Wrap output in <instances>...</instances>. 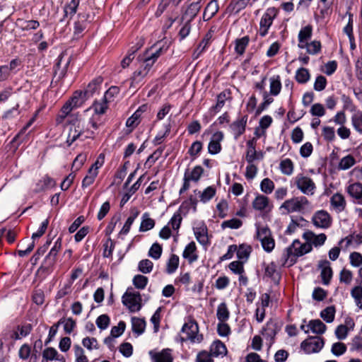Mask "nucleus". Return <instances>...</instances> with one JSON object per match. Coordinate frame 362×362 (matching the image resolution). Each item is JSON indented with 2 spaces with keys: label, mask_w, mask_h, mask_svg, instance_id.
Masks as SVG:
<instances>
[{
  "label": "nucleus",
  "mask_w": 362,
  "mask_h": 362,
  "mask_svg": "<svg viewBox=\"0 0 362 362\" xmlns=\"http://www.w3.org/2000/svg\"><path fill=\"white\" fill-rule=\"evenodd\" d=\"M356 163L355 158L351 155L342 158L339 163V168L348 170Z\"/></svg>",
  "instance_id": "42"
},
{
  "label": "nucleus",
  "mask_w": 362,
  "mask_h": 362,
  "mask_svg": "<svg viewBox=\"0 0 362 362\" xmlns=\"http://www.w3.org/2000/svg\"><path fill=\"white\" fill-rule=\"evenodd\" d=\"M204 173V169L200 165H197L194 168L192 172L189 173L188 171V177L190 180L194 182H198L202 175Z\"/></svg>",
  "instance_id": "56"
},
{
  "label": "nucleus",
  "mask_w": 362,
  "mask_h": 362,
  "mask_svg": "<svg viewBox=\"0 0 362 362\" xmlns=\"http://www.w3.org/2000/svg\"><path fill=\"white\" fill-rule=\"evenodd\" d=\"M313 28L310 25H308L307 26L302 28L298 34V40L299 42H304L309 40L312 36Z\"/></svg>",
  "instance_id": "46"
},
{
  "label": "nucleus",
  "mask_w": 362,
  "mask_h": 362,
  "mask_svg": "<svg viewBox=\"0 0 362 362\" xmlns=\"http://www.w3.org/2000/svg\"><path fill=\"white\" fill-rule=\"evenodd\" d=\"M211 355L218 356L219 355H226L227 349L226 345L220 340L215 341L211 346Z\"/></svg>",
  "instance_id": "27"
},
{
  "label": "nucleus",
  "mask_w": 362,
  "mask_h": 362,
  "mask_svg": "<svg viewBox=\"0 0 362 362\" xmlns=\"http://www.w3.org/2000/svg\"><path fill=\"white\" fill-rule=\"evenodd\" d=\"M335 307L334 305L328 306L320 313V317L327 323H331L334 320Z\"/></svg>",
  "instance_id": "32"
},
{
  "label": "nucleus",
  "mask_w": 362,
  "mask_h": 362,
  "mask_svg": "<svg viewBox=\"0 0 362 362\" xmlns=\"http://www.w3.org/2000/svg\"><path fill=\"white\" fill-rule=\"evenodd\" d=\"M119 93V88L117 86H111L105 93L103 97V100L105 102H110L113 98L118 95Z\"/></svg>",
  "instance_id": "62"
},
{
  "label": "nucleus",
  "mask_w": 362,
  "mask_h": 362,
  "mask_svg": "<svg viewBox=\"0 0 362 362\" xmlns=\"http://www.w3.org/2000/svg\"><path fill=\"white\" fill-rule=\"evenodd\" d=\"M263 98L264 102L262 103L256 110V116L259 115L262 112V111H264L267 107V106L274 101V99L269 96V94L267 91H264L263 93Z\"/></svg>",
  "instance_id": "43"
},
{
  "label": "nucleus",
  "mask_w": 362,
  "mask_h": 362,
  "mask_svg": "<svg viewBox=\"0 0 362 362\" xmlns=\"http://www.w3.org/2000/svg\"><path fill=\"white\" fill-rule=\"evenodd\" d=\"M251 252L250 246H245L244 245H240L238 249L237 248V257L239 259H247Z\"/></svg>",
  "instance_id": "49"
},
{
  "label": "nucleus",
  "mask_w": 362,
  "mask_h": 362,
  "mask_svg": "<svg viewBox=\"0 0 362 362\" xmlns=\"http://www.w3.org/2000/svg\"><path fill=\"white\" fill-rule=\"evenodd\" d=\"M155 226V221L149 217L148 213H144L140 225L139 230L145 232L152 229Z\"/></svg>",
  "instance_id": "29"
},
{
  "label": "nucleus",
  "mask_w": 362,
  "mask_h": 362,
  "mask_svg": "<svg viewBox=\"0 0 362 362\" xmlns=\"http://www.w3.org/2000/svg\"><path fill=\"white\" fill-rule=\"evenodd\" d=\"M103 82V78L100 76L93 79L87 86L86 88L83 91V96L85 98H88L100 88L102 83Z\"/></svg>",
  "instance_id": "17"
},
{
  "label": "nucleus",
  "mask_w": 362,
  "mask_h": 362,
  "mask_svg": "<svg viewBox=\"0 0 362 362\" xmlns=\"http://www.w3.org/2000/svg\"><path fill=\"white\" fill-rule=\"evenodd\" d=\"M257 139L252 138L247 141V151L246 153V160L248 163H252L255 160H260L263 158V153L262 152H257L255 149Z\"/></svg>",
  "instance_id": "8"
},
{
  "label": "nucleus",
  "mask_w": 362,
  "mask_h": 362,
  "mask_svg": "<svg viewBox=\"0 0 362 362\" xmlns=\"http://www.w3.org/2000/svg\"><path fill=\"white\" fill-rule=\"evenodd\" d=\"M182 218L181 216V213L180 211H176L171 219L169 221V224L171 225L173 229L178 230L180 227L182 223Z\"/></svg>",
  "instance_id": "58"
},
{
  "label": "nucleus",
  "mask_w": 362,
  "mask_h": 362,
  "mask_svg": "<svg viewBox=\"0 0 362 362\" xmlns=\"http://www.w3.org/2000/svg\"><path fill=\"white\" fill-rule=\"evenodd\" d=\"M147 74H148L146 71L139 67V69L133 73V75L130 78L131 87H135L136 85H139L143 81L145 76H147Z\"/></svg>",
  "instance_id": "33"
},
{
  "label": "nucleus",
  "mask_w": 362,
  "mask_h": 362,
  "mask_svg": "<svg viewBox=\"0 0 362 362\" xmlns=\"http://www.w3.org/2000/svg\"><path fill=\"white\" fill-rule=\"evenodd\" d=\"M179 265V257L175 254L171 255L167 263L166 272L168 274L174 273Z\"/></svg>",
  "instance_id": "41"
},
{
  "label": "nucleus",
  "mask_w": 362,
  "mask_h": 362,
  "mask_svg": "<svg viewBox=\"0 0 362 362\" xmlns=\"http://www.w3.org/2000/svg\"><path fill=\"white\" fill-rule=\"evenodd\" d=\"M230 94V90H224L220 93L217 95L216 104L212 107V110H214L216 112L220 111V110L223 107L225 104V100L229 98Z\"/></svg>",
  "instance_id": "34"
},
{
  "label": "nucleus",
  "mask_w": 362,
  "mask_h": 362,
  "mask_svg": "<svg viewBox=\"0 0 362 362\" xmlns=\"http://www.w3.org/2000/svg\"><path fill=\"white\" fill-rule=\"evenodd\" d=\"M194 235L200 244L205 245L208 243L209 240L206 226L197 228L194 230Z\"/></svg>",
  "instance_id": "28"
},
{
  "label": "nucleus",
  "mask_w": 362,
  "mask_h": 362,
  "mask_svg": "<svg viewBox=\"0 0 362 362\" xmlns=\"http://www.w3.org/2000/svg\"><path fill=\"white\" fill-rule=\"evenodd\" d=\"M307 52L310 54H316L320 52L321 43L320 41L314 40L310 43L306 42Z\"/></svg>",
  "instance_id": "55"
},
{
  "label": "nucleus",
  "mask_w": 362,
  "mask_h": 362,
  "mask_svg": "<svg viewBox=\"0 0 362 362\" xmlns=\"http://www.w3.org/2000/svg\"><path fill=\"white\" fill-rule=\"evenodd\" d=\"M269 205V198L264 195H257L252 202V207L257 211L264 210Z\"/></svg>",
  "instance_id": "24"
},
{
  "label": "nucleus",
  "mask_w": 362,
  "mask_h": 362,
  "mask_svg": "<svg viewBox=\"0 0 362 362\" xmlns=\"http://www.w3.org/2000/svg\"><path fill=\"white\" fill-rule=\"evenodd\" d=\"M243 225V221L238 218H232L230 220H227L223 221L221 223V228L225 229L226 228H230L232 229H238Z\"/></svg>",
  "instance_id": "51"
},
{
  "label": "nucleus",
  "mask_w": 362,
  "mask_h": 362,
  "mask_svg": "<svg viewBox=\"0 0 362 362\" xmlns=\"http://www.w3.org/2000/svg\"><path fill=\"white\" fill-rule=\"evenodd\" d=\"M176 6H173V0H161L158 6L157 10L155 12L156 17L160 16L168 8H174Z\"/></svg>",
  "instance_id": "39"
},
{
  "label": "nucleus",
  "mask_w": 362,
  "mask_h": 362,
  "mask_svg": "<svg viewBox=\"0 0 362 362\" xmlns=\"http://www.w3.org/2000/svg\"><path fill=\"white\" fill-rule=\"evenodd\" d=\"M197 247L194 242L189 243L185 248L182 256L185 259H187L190 263L196 261L198 255L195 254Z\"/></svg>",
  "instance_id": "22"
},
{
  "label": "nucleus",
  "mask_w": 362,
  "mask_h": 362,
  "mask_svg": "<svg viewBox=\"0 0 362 362\" xmlns=\"http://www.w3.org/2000/svg\"><path fill=\"white\" fill-rule=\"evenodd\" d=\"M132 331L134 333H136L138 335L144 333L146 327V322L144 319L138 318V317H132Z\"/></svg>",
  "instance_id": "31"
},
{
  "label": "nucleus",
  "mask_w": 362,
  "mask_h": 362,
  "mask_svg": "<svg viewBox=\"0 0 362 362\" xmlns=\"http://www.w3.org/2000/svg\"><path fill=\"white\" fill-rule=\"evenodd\" d=\"M277 13L278 11L275 8H268L263 15L260 23H272L277 15Z\"/></svg>",
  "instance_id": "54"
},
{
  "label": "nucleus",
  "mask_w": 362,
  "mask_h": 362,
  "mask_svg": "<svg viewBox=\"0 0 362 362\" xmlns=\"http://www.w3.org/2000/svg\"><path fill=\"white\" fill-rule=\"evenodd\" d=\"M57 256L56 252H49L45 257L42 265L37 269L36 275L49 273L50 272V269L56 262Z\"/></svg>",
  "instance_id": "11"
},
{
  "label": "nucleus",
  "mask_w": 362,
  "mask_h": 362,
  "mask_svg": "<svg viewBox=\"0 0 362 362\" xmlns=\"http://www.w3.org/2000/svg\"><path fill=\"white\" fill-rule=\"evenodd\" d=\"M265 275L270 277L275 283H279L280 275L276 272V265L274 263L267 266L265 268Z\"/></svg>",
  "instance_id": "40"
},
{
  "label": "nucleus",
  "mask_w": 362,
  "mask_h": 362,
  "mask_svg": "<svg viewBox=\"0 0 362 362\" xmlns=\"http://www.w3.org/2000/svg\"><path fill=\"white\" fill-rule=\"evenodd\" d=\"M260 242L263 249L266 252H270L274 250L275 246V241L272 235L269 238H267L266 239L261 240Z\"/></svg>",
  "instance_id": "60"
},
{
  "label": "nucleus",
  "mask_w": 362,
  "mask_h": 362,
  "mask_svg": "<svg viewBox=\"0 0 362 362\" xmlns=\"http://www.w3.org/2000/svg\"><path fill=\"white\" fill-rule=\"evenodd\" d=\"M279 168L283 174L290 175L293 171V163L291 159L286 158L281 161Z\"/></svg>",
  "instance_id": "38"
},
{
  "label": "nucleus",
  "mask_w": 362,
  "mask_h": 362,
  "mask_svg": "<svg viewBox=\"0 0 362 362\" xmlns=\"http://www.w3.org/2000/svg\"><path fill=\"white\" fill-rule=\"evenodd\" d=\"M249 41L250 38L248 36H244L242 38L237 39L235 40V52L238 54L242 55L245 52V48L248 45Z\"/></svg>",
  "instance_id": "37"
},
{
  "label": "nucleus",
  "mask_w": 362,
  "mask_h": 362,
  "mask_svg": "<svg viewBox=\"0 0 362 362\" xmlns=\"http://www.w3.org/2000/svg\"><path fill=\"white\" fill-rule=\"evenodd\" d=\"M80 0H71L65 7L64 13L65 16H73L76 13L77 8L79 5Z\"/></svg>",
  "instance_id": "50"
},
{
  "label": "nucleus",
  "mask_w": 362,
  "mask_h": 362,
  "mask_svg": "<svg viewBox=\"0 0 362 362\" xmlns=\"http://www.w3.org/2000/svg\"><path fill=\"white\" fill-rule=\"evenodd\" d=\"M148 284V278L144 275L137 274L133 279V284L138 289H144Z\"/></svg>",
  "instance_id": "48"
},
{
  "label": "nucleus",
  "mask_w": 362,
  "mask_h": 362,
  "mask_svg": "<svg viewBox=\"0 0 362 362\" xmlns=\"http://www.w3.org/2000/svg\"><path fill=\"white\" fill-rule=\"evenodd\" d=\"M84 122L78 121L76 124L71 126L69 131L66 144L70 146L75 141H76L81 135H82L86 129Z\"/></svg>",
  "instance_id": "7"
},
{
  "label": "nucleus",
  "mask_w": 362,
  "mask_h": 362,
  "mask_svg": "<svg viewBox=\"0 0 362 362\" xmlns=\"http://www.w3.org/2000/svg\"><path fill=\"white\" fill-rule=\"evenodd\" d=\"M281 89V83L279 76L270 78V93L272 95H277Z\"/></svg>",
  "instance_id": "36"
},
{
  "label": "nucleus",
  "mask_w": 362,
  "mask_h": 362,
  "mask_svg": "<svg viewBox=\"0 0 362 362\" xmlns=\"http://www.w3.org/2000/svg\"><path fill=\"white\" fill-rule=\"evenodd\" d=\"M346 192L350 197L355 199V203L362 205V184L355 182L349 185Z\"/></svg>",
  "instance_id": "15"
},
{
  "label": "nucleus",
  "mask_w": 362,
  "mask_h": 362,
  "mask_svg": "<svg viewBox=\"0 0 362 362\" xmlns=\"http://www.w3.org/2000/svg\"><path fill=\"white\" fill-rule=\"evenodd\" d=\"M309 204V201L305 197H298L286 200L281 206L280 209H285L287 214L301 211L304 206Z\"/></svg>",
  "instance_id": "2"
},
{
  "label": "nucleus",
  "mask_w": 362,
  "mask_h": 362,
  "mask_svg": "<svg viewBox=\"0 0 362 362\" xmlns=\"http://www.w3.org/2000/svg\"><path fill=\"white\" fill-rule=\"evenodd\" d=\"M200 8V1L192 3L182 14L181 23H191L196 18Z\"/></svg>",
  "instance_id": "10"
},
{
  "label": "nucleus",
  "mask_w": 362,
  "mask_h": 362,
  "mask_svg": "<svg viewBox=\"0 0 362 362\" xmlns=\"http://www.w3.org/2000/svg\"><path fill=\"white\" fill-rule=\"evenodd\" d=\"M308 327L311 331L317 334H323L327 329V326L320 320H312L309 322Z\"/></svg>",
  "instance_id": "26"
},
{
  "label": "nucleus",
  "mask_w": 362,
  "mask_h": 362,
  "mask_svg": "<svg viewBox=\"0 0 362 362\" xmlns=\"http://www.w3.org/2000/svg\"><path fill=\"white\" fill-rule=\"evenodd\" d=\"M352 124L354 129L362 134V112L358 111L352 115L351 117Z\"/></svg>",
  "instance_id": "44"
},
{
  "label": "nucleus",
  "mask_w": 362,
  "mask_h": 362,
  "mask_svg": "<svg viewBox=\"0 0 362 362\" xmlns=\"http://www.w3.org/2000/svg\"><path fill=\"white\" fill-rule=\"evenodd\" d=\"M312 221L317 228H328L332 224L331 216L325 210L316 211L312 218Z\"/></svg>",
  "instance_id": "6"
},
{
  "label": "nucleus",
  "mask_w": 362,
  "mask_h": 362,
  "mask_svg": "<svg viewBox=\"0 0 362 362\" xmlns=\"http://www.w3.org/2000/svg\"><path fill=\"white\" fill-rule=\"evenodd\" d=\"M296 185L303 194L313 195L316 188L315 184L313 180L307 176L298 175L296 178Z\"/></svg>",
  "instance_id": "4"
},
{
  "label": "nucleus",
  "mask_w": 362,
  "mask_h": 362,
  "mask_svg": "<svg viewBox=\"0 0 362 362\" xmlns=\"http://www.w3.org/2000/svg\"><path fill=\"white\" fill-rule=\"evenodd\" d=\"M260 189L264 193L269 194L274 189V183L271 179L264 178L260 183Z\"/></svg>",
  "instance_id": "45"
},
{
  "label": "nucleus",
  "mask_w": 362,
  "mask_h": 362,
  "mask_svg": "<svg viewBox=\"0 0 362 362\" xmlns=\"http://www.w3.org/2000/svg\"><path fill=\"white\" fill-rule=\"evenodd\" d=\"M229 310L226 303H221L217 308L216 316L218 320L221 322H226L229 318Z\"/></svg>",
  "instance_id": "35"
},
{
  "label": "nucleus",
  "mask_w": 362,
  "mask_h": 362,
  "mask_svg": "<svg viewBox=\"0 0 362 362\" xmlns=\"http://www.w3.org/2000/svg\"><path fill=\"white\" fill-rule=\"evenodd\" d=\"M194 192L196 194H199L201 202L206 203L215 196L216 189L213 186H209L206 187L202 192L198 189L194 190Z\"/></svg>",
  "instance_id": "23"
},
{
  "label": "nucleus",
  "mask_w": 362,
  "mask_h": 362,
  "mask_svg": "<svg viewBox=\"0 0 362 362\" xmlns=\"http://www.w3.org/2000/svg\"><path fill=\"white\" fill-rule=\"evenodd\" d=\"M346 351V346L341 342H336L332 344V353L337 356H341L344 354Z\"/></svg>",
  "instance_id": "59"
},
{
  "label": "nucleus",
  "mask_w": 362,
  "mask_h": 362,
  "mask_svg": "<svg viewBox=\"0 0 362 362\" xmlns=\"http://www.w3.org/2000/svg\"><path fill=\"white\" fill-rule=\"evenodd\" d=\"M74 352L76 357V362H88V360L84 354L83 349L79 345L74 346Z\"/></svg>",
  "instance_id": "64"
},
{
  "label": "nucleus",
  "mask_w": 362,
  "mask_h": 362,
  "mask_svg": "<svg viewBox=\"0 0 362 362\" xmlns=\"http://www.w3.org/2000/svg\"><path fill=\"white\" fill-rule=\"evenodd\" d=\"M55 186L56 182L54 180L48 175H45L36 183L33 192L35 193H40L41 192H44L49 189L53 188Z\"/></svg>",
  "instance_id": "16"
},
{
  "label": "nucleus",
  "mask_w": 362,
  "mask_h": 362,
  "mask_svg": "<svg viewBox=\"0 0 362 362\" xmlns=\"http://www.w3.org/2000/svg\"><path fill=\"white\" fill-rule=\"evenodd\" d=\"M310 72L306 68L300 67L296 71L295 79L298 83H305L310 80Z\"/></svg>",
  "instance_id": "30"
},
{
  "label": "nucleus",
  "mask_w": 362,
  "mask_h": 362,
  "mask_svg": "<svg viewBox=\"0 0 362 362\" xmlns=\"http://www.w3.org/2000/svg\"><path fill=\"white\" fill-rule=\"evenodd\" d=\"M247 118V115H244L241 118L234 121L230 124V127L232 131L234 132L235 139H238V137L244 134L246 128Z\"/></svg>",
  "instance_id": "14"
},
{
  "label": "nucleus",
  "mask_w": 362,
  "mask_h": 362,
  "mask_svg": "<svg viewBox=\"0 0 362 362\" xmlns=\"http://www.w3.org/2000/svg\"><path fill=\"white\" fill-rule=\"evenodd\" d=\"M214 30L213 27L211 28V29L208 31V33L205 35L202 42L199 43V45L197 47V50L194 52V54H196V58H197L199 54L204 51L207 45H209L212 35H213Z\"/></svg>",
  "instance_id": "25"
},
{
  "label": "nucleus",
  "mask_w": 362,
  "mask_h": 362,
  "mask_svg": "<svg viewBox=\"0 0 362 362\" xmlns=\"http://www.w3.org/2000/svg\"><path fill=\"white\" fill-rule=\"evenodd\" d=\"M171 350L169 349H163L159 353L153 354L150 351L153 362H173V358L170 354Z\"/></svg>",
  "instance_id": "18"
},
{
  "label": "nucleus",
  "mask_w": 362,
  "mask_h": 362,
  "mask_svg": "<svg viewBox=\"0 0 362 362\" xmlns=\"http://www.w3.org/2000/svg\"><path fill=\"white\" fill-rule=\"evenodd\" d=\"M163 248L160 244L155 243L151 247L148 251V255L154 259H158L160 257Z\"/></svg>",
  "instance_id": "52"
},
{
  "label": "nucleus",
  "mask_w": 362,
  "mask_h": 362,
  "mask_svg": "<svg viewBox=\"0 0 362 362\" xmlns=\"http://www.w3.org/2000/svg\"><path fill=\"white\" fill-rule=\"evenodd\" d=\"M318 266L321 269L320 276L322 278V284L325 285L329 284L333 274L329 262L326 259L322 260L319 262Z\"/></svg>",
  "instance_id": "13"
},
{
  "label": "nucleus",
  "mask_w": 362,
  "mask_h": 362,
  "mask_svg": "<svg viewBox=\"0 0 362 362\" xmlns=\"http://www.w3.org/2000/svg\"><path fill=\"white\" fill-rule=\"evenodd\" d=\"M325 341L323 338L320 337H309L300 344V348L306 354L317 353L323 347Z\"/></svg>",
  "instance_id": "3"
},
{
  "label": "nucleus",
  "mask_w": 362,
  "mask_h": 362,
  "mask_svg": "<svg viewBox=\"0 0 362 362\" xmlns=\"http://www.w3.org/2000/svg\"><path fill=\"white\" fill-rule=\"evenodd\" d=\"M128 288L122 296V303L127 306L130 312H136L141 308V296L139 292H132Z\"/></svg>",
  "instance_id": "1"
},
{
  "label": "nucleus",
  "mask_w": 362,
  "mask_h": 362,
  "mask_svg": "<svg viewBox=\"0 0 362 362\" xmlns=\"http://www.w3.org/2000/svg\"><path fill=\"white\" fill-rule=\"evenodd\" d=\"M223 139L222 132H216L211 139L208 146V151L211 154H217L221 151V141Z\"/></svg>",
  "instance_id": "12"
},
{
  "label": "nucleus",
  "mask_w": 362,
  "mask_h": 362,
  "mask_svg": "<svg viewBox=\"0 0 362 362\" xmlns=\"http://www.w3.org/2000/svg\"><path fill=\"white\" fill-rule=\"evenodd\" d=\"M126 324L124 321H120L117 326H114L111 329L110 336L113 338H116L122 334L124 332Z\"/></svg>",
  "instance_id": "57"
},
{
  "label": "nucleus",
  "mask_w": 362,
  "mask_h": 362,
  "mask_svg": "<svg viewBox=\"0 0 362 362\" xmlns=\"http://www.w3.org/2000/svg\"><path fill=\"white\" fill-rule=\"evenodd\" d=\"M202 149V143L199 141H196L192 143L190 148L188 150V153L195 158Z\"/></svg>",
  "instance_id": "61"
},
{
  "label": "nucleus",
  "mask_w": 362,
  "mask_h": 362,
  "mask_svg": "<svg viewBox=\"0 0 362 362\" xmlns=\"http://www.w3.org/2000/svg\"><path fill=\"white\" fill-rule=\"evenodd\" d=\"M300 245V242L298 240H295L289 247L285 249L283 255L286 261L292 255L294 256L295 249L298 248Z\"/></svg>",
  "instance_id": "53"
},
{
  "label": "nucleus",
  "mask_w": 362,
  "mask_h": 362,
  "mask_svg": "<svg viewBox=\"0 0 362 362\" xmlns=\"http://www.w3.org/2000/svg\"><path fill=\"white\" fill-rule=\"evenodd\" d=\"M181 332L186 334L185 338H181L182 341L190 340L191 341L194 342L197 334L199 332L197 322L194 318L189 317L188 321L183 325Z\"/></svg>",
  "instance_id": "5"
},
{
  "label": "nucleus",
  "mask_w": 362,
  "mask_h": 362,
  "mask_svg": "<svg viewBox=\"0 0 362 362\" xmlns=\"http://www.w3.org/2000/svg\"><path fill=\"white\" fill-rule=\"evenodd\" d=\"M350 263L353 267H358L362 264V255L358 252H353L349 256Z\"/></svg>",
  "instance_id": "63"
},
{
  "label": "nucleus",
  "mask_w": 362,
  "mask_h": 362,
  "mask_svg": "<svg viewBox=\"0 0 362 362\" xmlns=\"http://www.w3.org/2000/svg\"><path fill=\"white\" fill-rule=\"evenodd\" d=\"M262 334L267 339H270V344H272L276 334V324L273 322H268L262 329Z\"/></svg>",
  "instance_id": "20"
},
{
  "label": "nucleus",
  "mask_w": 362,
  "mask_h": 362,
  "mask_svg": "<svg viewBox=\"0 0 362 362\" xmlns=\"http://www.w3.org/2000/svg\"><path fill=\"white\" fill-rule=\"evenodd\" d=\"M218 11V4L216 0L211 1L206 6L204 13L203 20L204 21H209Z\"/></svg>",
  "instance_id": "19"
},
{
  "label": "nucleus",
  "mask_w": 362,
  "mask_h": 362,
  "mask_svg": "<svg viewBox=\"0 0 362 362\" xmlns=\"http://www.w3.org/2000/svg\"><path fill=\"white\" fill-rule=\"evenodd\" d=\"M303 238L306 240L308 243L315 247H319L325 243L327 240V235L325 233H320L315 235L311 230H307L303 234Z\"/></svg>",
  "instance_id": "9"
},
{
  "label": "nucleus",
  "mask_w": 362,
  "mask_h": 362,
  "mask_svg": "<svg viewBox=\"0 0 362 362\" xmlns=\"http://www.w3.org/2000/svg\"><path fill=\"white\" fill-rule=\"evenodd\" d=\"M153 266V264L151 260L142 259L139 263L138 269L143 274H148L152 271Z\"/></svg>",
  "instance_id": "47"
},
{
  "label": "nucleus",
  "mask_w": 362,
  "mask_h": 362,
  "mask_svg": "<svg viewBox=\"0 0 362 362\" xmlns=\"http://www.w3.org/2000/svg\"><path fill=\"white\" fill-rule=\"evenodd\" d=\"M331 205L338 211L341 212L346 207V201L344 196L340 193H336L330 199Z\"/></svg>",
  "instance_id": "21"
}]
</instances>
